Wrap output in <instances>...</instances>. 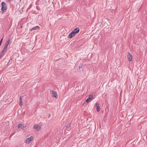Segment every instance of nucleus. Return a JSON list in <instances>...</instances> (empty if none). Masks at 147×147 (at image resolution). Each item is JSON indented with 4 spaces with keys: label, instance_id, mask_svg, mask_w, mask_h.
<instances>
[{
    "label": "nucleus",
    "instance_id": "obj_1",
    "mask_svg": "<svg viewBox=\"0 0 147 147\" xmlns=\"http://www.w3.org/2000/svg\"><path fill=\"white\" fill-rule=\"evenodd\" d=\"M1 5H2V7L1 8L2 11H3V12H5L7 9V6L6 4L4 2H3L1 3Z\"/></svg>",
    "mask_w": 147,
    "mask_h": 147
},
{
    "label": "nucleus",
    "instance_id": "obj_2",
    "mask_svg": "<svg viewBox=\"0 0 147 147\" xmlns=\"http://www.w3.org/2000/svg\"><path fill=\"white\" fill-rule=\"evenodd\" d=\"M127 59L129 61H132V57L131 55L128 52L127 54Z\"/></svg>",
    "mask_w": 147,
    "mask_h": 147
},
{
    "label": "nucleus",
    "instance_id": "obj_3",
    "mask_svg": "<svg viewBox=\"0 0 147 147\" xmlns=\"http://www.w3.org/2000/svg\"><path fill=\"white\" fill-rule=\"evenodd\" d=\"M94 96L92 94L90 95L88 98H87L86 100V102H88L89 101H91V100L93 99L94 98Z\"/></svg>",
    "mask_w": 147,
    "mask_h": 147
},
{
    "label": "nucleus",
    "instance_id": "obj_4",
    "mask_svg": "<svg viewBox=\"0 0 147 147\" xmlns=\"http://www.w3.org/2000/svg\"><path fill=\"white\" fill-rule=\"evenodd\" d=\"M33 139V137L31 136L28 138H27L26 141V143L27 144H29Z\"/></svg>",
    "mask_w": 147,
    "mask_h": 147
},
{
    "label": "nucleus",
    "instance_id": "obj_5",
    "mask_svg": "<svg viewBox=\"0 0 147 147\" xmlns=\"http://www.w3.org/2000/svg\"><path fill=\"white\" fill-rule=\"evenodd\" d=\"M40 28V27L38 26H36L34 27H33L30 30L31 31H32L33 30H35L38 29V30H39Z\"/></svg>",
    "mask_w": 147,
    "mask_h": 147
},
{
    "label": "nucleus",
    "instance_id": "obj_6",
    "mask_svg": "<svg viewBox=\"0 0 147 147\" xmlns=\"http://www.w3.org/2000/svg\"><path fill=\"white\" fill-rule=\"evenodd\" d=\"M76 34L74 33L72 31L69 34L68 37L70 38H71L73 36H74Z\"/></svg>",
    "mask_w": 147,
    "mask_h": 147
},
{
    "label": "nucleus",
    "instance_id": "obj_7",
    "mask_svg": "<svg viewBox=\"0 0 147 147\" xmlns=\"http://www.w3.org/2000/svg\"><path fill=\"white\" fill-rule=\"evenodd\" d=\"M52 96L55 97L56 98H57L58 96L57 95V93L55 91H52Z\"/></svg>",
    "mask_w": 147,
    "mask_h": 147
},
{
    "label": "nucleus",
    "instance_id": "obj_8",
    "mask_svg": "<svg viewBox=\"0 0 147 147\" xmlns=\"http://www.w3.org/2000/svg\"><path fill=\"white\" fill-rule=\"evenodd\" d=\"M40 127H41L40 126H39L38 125H34L33 127V128L36 129L38 130H39Z\"/></svg>",
    "mask_w": 147,
    "mask_h": 147
},
{
    "label": "nucleus",
    "instance_id": "obj_9",
    "mask_svg": "<svg viewBox=\"0 0 147 147\" xmlns=\"http://www.w3.org/2000/svg\"><path fill=\"white\" fill-rule=\"evenodd\" d=\"M80 30L78 28H76L75 29L72 31L74 32L75 34H76L79 32Z\"/></svg>",
    "mask_w": 147,
    "mask_h": 147
},
{
    "label": "nucleus",
    "instance_id": "obj_10",
    "mask_svg": "<svg viewBox=\"0 0 147 147\" xmlns=\"http://www.w3.org/2000/svg\"><path fill=\"white\" fill-rule=\"evenodd\" d=\"M99 104L97 103L96 104V109L97 112H99L100 110V108L99 106Z\"/></svg>",
    "mask_w": 147,
    "mask_h": 147
},
{
    "label": "nucleus",
    "instance_id": "obj_11",
    "mask_svg": "<svg viewBox=\"0 0 147 147\" xmlns=\"http://www.w3.org/2000/svg\"><path fill=\"white\" fill-rule=\"evenodd\" d=\"M18 128H21L22 129L24 128V127L23 124L22 123H20L19 124L18 126Z\"/></svg>",
    "mask_w": 147,
    "mask_h": 147
},
{
    "label": "nucleus",
    "instance_id": "obj_12",
    "mask_svg": "<svg viewBox=\"0 0 147 147\" xmlns=\"http://www.w3.org/2000/svg\"><path fill=\"white\" fill-rule=\"evenodd\" d=\"M10 42V39H9L7 42H6V45H8L9 44V43Z\"/></svg>",
    "mask_w": 147,
    "mask_h": 147
},
{
    "label": "nucleus",
    "instance_id": "obj_13",
    "mask_svg": "<svg viewBox=\"0 0 147 147\" xmlns=\"http://www.w3.org/2000/svg\"><path fill=\"white\" fill-rule=\"evenodd\" d=\"M4 53H5L2 51L0 54V57H1L2 56L4 55Z\"/></svg>",
    "mask_w": 147,
    "mask_h": 147
},
{
    "label": "nucleus",
    "instance_id": "obj_14",
    "mask_svg": "<svg viewBox=\"0 0 147 147\" xmlns=\"http://www.w3.org/2000/svg\"><path fill=\"white\" fill-rule=\"evenodd\" d=\"M4 53H5L2 51L0 54V57H1L2 56L4 55Z\"/></svg>",
    "mask_w": 147,
    "mask_h": 147
},
{
    "label": "nucleus",
    "instance_id": "obj_15",
    "mask_svg": "<svg viewBox=\"0 0 147 147\" xmlns=\"http://www.w3.org/2000/svg\"><path fill=\"white\" fill-rule=\"evenodd\" d=\"M4 53H5L2 51L0 54V57H1L2 56L4 55Z\"/></svg>",
    "mask_w": 147,
    "mask_h": 147
},
{
    "label": "nucleus",
    "instance_id": "obj_16",
    "mask_svg": "<svg viewBox=\"0 0 147 147\" xmlns=\"http://www.w3.org/2000/svg\"><path fill=\"white\" fill-rule=\"evenodd\" d=\"M8 45H5V47L3 48H4V49H5L6 50L8 47Z\"/></svg>",
    "mask_w": 147,
    "mask_h": 147
},
{
    "label": "nucleus",
    "instance_id": "obj_17",
    "mask_svg": "<svg viewBox=\"0 0 147 147\" xmlns=\"http://www.w3.org/2000/svg\"><path fill=\"white\" fill-rule=\"evenodd\" d=\"M70 125V124L69 123H68L66 126L67 128H69Z\"/></svg>",
    "mask_w": 147,
    "mask_h": 147
},
{
    "label": "nucleus",
    "instance_id": "obj_18",
    "mask_svg": "<svg viewBox=\"0 0 147 147\" xmlns=\"http://www.w3.org/2000/svg\"><path fill=\"white\" fill-rule=\"evenodd\" d=\"M20 103H22V98H21V96H20Z\"/></svg>",
    "mask_w": 147,
    "mask_h": 147
},
{
    "label": "nucleus",
    "instance_id": "obj_19",
    "mask_svg": "<svg viewBox=\"0 0 147 147\" xmlns=\"http://www.w3.org/2000/svg\"><path fill=\"white\" fill-rule=\"evenodd\" d=\"M6 50L5 49H4V48H3L2 51L3 52L5 53V52L6 51Z\"/></svg>",
    "mask_w": 147,
    "mask_h": 147
},
{
    "label": "nucleus",
    "instance_id": "obj_20",
    "mask_svg": "<svg viewBox=\"0 0 147 147\" xmlns=\"http://www.w3.org/2000/svg\"><path fill=\"white\" fill-rule=\"evenodd\" d=\"M82 65H80L79 66V67L80 68H81L82 67Z\"/></svg>",
    "mask_w": 147,
    "mask_h": 147
},
{
    "label": "nucleus",
    "instance_id": "obj_21",
    "mask_svg": "<svg viewBox=\"0 0 147 147\" xmlns=\"http://www.w3.org/2000/svg\"><path fill=\"white\" fill-rule=\"evenodd\" d=\"M3 40V38H2L1 39V41H0V42H1V43H2V42Z\"/></svg>",
    "mask_w": 147,
    "mask_h": 147
},
{
    "label": "nucleus",
    "instance_id": "obj_22",
    "mask_svg": "<svg viewBox=\"0 0 147 147\" xmlns=\"http://www.w3.org/2000/svg\"><path fill=\"white\" fill-rule=\"evenodd\" d=\"M23 105V104L22 103H22H20V105L21 106L22 105Z\"/></svg>",
    "mask_w": 147,
    "mask_h": 147
},
{
    "label": "nucleus",
    "instance_id": "obj_23",
    "mask_svg": "<svg viewBox=\"0 0 147 147\" xmlns=\"http://www.w3.org/2000/svg\"><path fill=\"white\" fill-rule=\"evenodd\" d=\"M50 115H49V116H48V117H49H49H50Z\"/></svg>",
    "mask_w": 147,
    "mask_h": 147
},
{
    "label": "nucleus",
    "instance_id": "obj_24",
    "mask_svg": "<svg viewBox=\"0 0 147 147\" xmlns=\"http://www.w3.org/2000/svg\"><path fill=\"white\" fill-rule=\"evenodd\" d=\"M1 42H0V46H1Z\"/></svg>",
    "mask_w": 147,
    "mask_h": 147
},
{
    "label": "nucleus",
    "instance_id": "obj_25",
    "mask_svg": "<svg viewBox=\"0 0 147 147\" xmlns=\"http://www.w3.org/2000/svg\"><path fill=\"white\" fill-rule=\"evenodd\" d=\"M10 0H8V1H10Z\"/></svg>",
    "mask_w": 147,
    "mask_h": 147
}]
</instances>
